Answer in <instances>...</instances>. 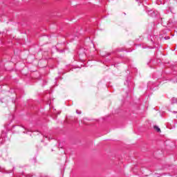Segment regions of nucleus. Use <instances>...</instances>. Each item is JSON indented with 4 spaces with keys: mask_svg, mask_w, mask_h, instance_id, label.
<instances>
[{
    "mask_svg": "<svg viewBox=\"0 0 177 177\" xmlns=\"http://www.w3.org/2000/svg\"><path fill=\"white\" fill-rule=\"evenodd\" d=\"M146 12L149 15V16H151V17H156V16L158 15V12L153 10H147Z\"/></svg>",
    "mask_w": 177,
    "mask_h": 177,
    "instance_id": "1",
    "label": "nucleus"
},
{
    "mask_svg": "<svg viewBox=\"0 0 177 177\" xmlns=\"http://www.w3.org/2000/svg\"><path fill=\"white\" fill-rule=\"evenodd\" d=\"M131 76H129V77H127V80H126V82H124V85H127V86H129L131 85Z\"/></svg>",
    "mask_w": 177,
    "mask_h": 177,
    "instance_id": "2",
    "label": "nucleus"
},
{
    "mask_svg": "<svg viewBox=\"0 0 177 177\" xmlns=\"http://www.w3.org/2000/svg\"><path fill=\"white\" fill-rule=\"evenodd\" d=\"M171 104H175V103H177V98L173 97L171 100Z\"/></svg>",
    "mask_w": 177,
    "mask_h": 177,
    "instance_id": "3",
    "label": "nucleus"
},
{
    "mask_svg": "<svg viewBox=\"0 0 177 177\" xmlns=\"http://www.w3.org/2000/svg\"><path fill=\"white\" fill-rule=\"evenodd\" d=\"M153 129H155V131H157L158 132H161V129L158 126H154Z\"/></svg>",
    "mask_w": 177,
    "mask_h": 177,
    "instance_id": "4",
    "label": "nucleus"
},
{
    "mask_svg": "<svg viewBox=\"0 0 177 177\" xmlns=\"http://www.w3.org/2000/svg\"><path fill=\"white\" fill-rule=\"evenodd\" d=\"M148 89H151L152 91H154V88L151 87V82L148 83Z\"/></svg>",
    "mask_w": 177,
    "mask_h": 177,
    "instance_id": "5",
    "label": "nucleus"
},
{
    "mask_svg": "<svg viewBox=\"0 0 177 177\" xmlns=\"http://www.w3.org/2000/svg\"><path fill=\"white\" fill-rule=\"evenodd\" d=\"M12 172H13V170H9V171H6V174H12Z\"/></svg>",
    "mask_w": 177,
    "mask_h": 177,
    "instance_id": "6",
    "label": "nucleus"
},
{
    "mask_svg": "<svg viewBox=\"0 0 177 177\" xmlns=\"http://www.w3.org/2000/svg\"><path fill=\"white\" fill-rule=\"evenodd\" d=\"M168 174V175L169 176H174V174H172V171L171 172H169V173H167Z\"/></svg>",
    "mask_w": 177,
    "mask_h": 177,
    "instance_id": "7",
    "label": "nucleus"
},
{
    "mask_svg": "<svg viewBox=\"0 0 177 177\" xmlns=\"http://www.w3.org/2000/svg\"><path fill=\"white\" fill-rule=\"evenodd\" d=\"M58 52H59L60 53H63V52H64V50H58Z\"/></svg>",
    "mask_w": 177,
    "mask_h": 177,
    "instance_id": "8",
    "label": "nucleus"
},
{
    "mask_svg": "<svg viewBox=\"0 0 177 177\" xmlns=\"http://www.w3.org/2000/svg\"><path fill=\"white\" fill-rule=\"evenodd\" d=\"M31 176H32V175H31V174H27L26 177H31Z\"/></svg>",
    "mask_w": 177,
    "mask_h": 177,
    "instance_id": "9",
    "label": "nucleus"
},
{
    "mask_svg": "<svg viewBox=\"0 0 177 177\" xmlns=\"http://www.w3.org/2000/svg\"><path fill=\"white\" fill-rule=\"evenodd\" d=\"M76 113H77V114H81V111H78V110L76 111Z\"/></svg>",
    "mask_w": 177,
    "mask_h": 177,
    "instance_id": "10",
    "label": "nucleus"
},
{
    "mask_svg": "<svg viewBox=\"0 0 177 177\" xmlns=\"http://www.w3.org/2000/svg\"><path fill=\"white\" fill-rule=\"evenodd\" d=\"M165 39H166V40H167V39H169V37H165Z\"/></svg>",
    "mask_w": 177,
    "mask_h": 177,
    "instance_id": "11",
    "label": "nucleus"
},
{
    "mask_svg": "<svg viewBox=\"0 0 177 177\" xmlns=\"http://www.w3.org/2000/svg\"><path fill=\"white\" fill-rule=\"evenodd\" d=\"M174 114H177V111H173Z\"/></svg>",
    "mask_w": 177,
    "mask_h": 177,
    "instance_id": "12",
    "label": "nucleus"
},
{
    "mask_svg": "<svg viewBox=\"0 0 177 177\" xmlns=\"http://www.w3.org/2000/svg\"><path fill=\"white\" fill-rule=\"evenodd\" d=\"M106 56H110V53H107V54H106Z\"/></svg>",
    "mask_w": 177,
    "mask_h": 177,
    "instance_id": "13",
    "label": "nucleus"
},
{
    "mask_svg": "<svg viewBox=\"0 0 177 177\" xmlns=\"http://www.w3.org/2000/svg\"><path fill=\"white\" fill-rule=\"evenodd\" d=\"M163 175H167V173H164Z\"/></svg>",
    "mask_w": 177,
    "mask_h": 177,
    "instance_id": "14",
    "label": "nucleus"
},
{
    "mask_svg": "<svg viewBox=\"0 0 177 177\" xmlns=\"http://www.w3.org/2000/svg\"><path fill=\"white\" fill-rule=\"evenodd\" d=\"M1 172H3V170H2V169H1Z\"/></svg>",
    "mask_w": 177,
    "mask_h": 177,
    "instance_id": "15",
    "label": "nucleus"
},
{
    "mask_svg": "<svg viewBox=\"0 0 177 177\" xmlns=\"http://www.w3.org/2000/svg\"><path fill=\"white\" fill-rule=\"evenodd\" d=\"M151 67V68H153V66H150Z\"/></svg>",
    "mask_w": 177,
    "mask_h": 177,
    "instance_id": "16",
    "label": "nucleus"
},
{
    "mask_svg": "<svg viewBox=\"0 0 177 177\" xmlns=\"http://www.w3.org/2000/svg\"><path fill=\"white\" fill-rule=\"evenodd\" d=\"M151 63H152V62L151 61V62H150V64H151Z\"/></svg>",
    "mask_w": 177,
    "mask_h": 177,
    "instance_id": "17",
    "label": "nucleus"
}]
</instances>
